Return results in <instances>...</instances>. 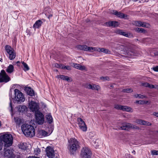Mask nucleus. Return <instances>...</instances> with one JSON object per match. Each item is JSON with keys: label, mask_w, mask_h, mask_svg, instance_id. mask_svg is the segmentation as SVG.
I'll return each mask as SVG.
<instances>
[{"label": "nucleus", "mask_w": 158, "mask_h": 158, "mask_svg": "<svg viewBox=\"0 0 158 158\" xmlns=\"http://www.w3.org/2000/svg\"><path fill=\"white\" fill-rule=\"evenodd\" d=\"M140 101V104H144V101ZM139 101H136V102L137 103H139Z\"/></svg>", "instance_id": "52"}, {"label": "nucleus", "mask_w": 158, "mask_h": 158, "mask_svg": "<svg viewBox=\"0 0 158 158\" xmlns=\"http://www.w3.org/2000/svg\"><path fill=\"white\" fill-rule=\"evenodd\" d=\"M49 8H48V10H46V11H45V12H48V14H50V12H49Z\"/></svg>", "instance_id": "57"}, {"label": "nucleus", "mask_w": 158, "mask_h": 158, "mask_svg": "<svg viewBox=\"0 0 158 158\" xmlns=\"http://www.w3.org/2000/svg\"><path fill=\"white\" fill-rule=\"evenodd\" d=\"M141 125H146L147 126H149L151 125V124L148 122L146 121H145L142 120Z\"/></svg>", "instance_id": "40"}, {"label": "nucleus", "mask_w": 158, "mask_h": 158, "mask_svg": "<svg viewBox=\"0 0 158 158\" xmlns=\"http://www.w3.org/2000/svg\"><path fill=\"white\" fill-rule=\"evenodd\" d=\"M153 69L156 72H158V66L153 68Z\"/></svg>", "instance_id": "47"}, {"label": "nucleus", "mask_w": 158, "mask_h": 158, "mask_svg": "<svg viewBox=\"0 0 158 158\" xmlns=\"http://www.w3.org/2000/svg\"><path fill=\"white\" fill-rule=\"evenodd\" d=\"M65 69H66L68 70H70L71 69V66H65Z\"/></svg>", "instance_id": "46"}, {"label": "nucleus", "mask_w": 158, "mask_h": 158, "mask_svg": "<svg viewBox=\"0 0 158 158\" xmlns=\"http://www.w3.org/2000/svg\"><path fill=\"white\" fill-rule=\"evenodd\" d=\"M133 128L136 129H139V128L136 126L134 125L129 123H123L122 126H121L119 129L121 130H128L129 128Z\"/></svg>", "instance_id": "9"}, {"label": "nucleus", "mask_w": 158, "mask_h": 158, "mask_svg": "<svg viewBox=\"0 0 158 158\" xmlns=\"http://www.w3.org/2000/svg\"><path fill=\"white\" fill-rule=\"evenodd\" d=\"M86 87L89 89H91L92 90H98L100 88L99 86L96 85H87L86 86Z\"/></svg>", "instance_id": "24"}, {"label": "nucleus", "mask_w": 158, "mask_h": 158, "mask_svg": "<svg viewBox=\"0 0 158 158\" xmlns=\"http://www.w3.org/2000/svg\"><path fill=\"white\" fill-rule=\"evenodd\" d=\"M73 67L80 70H85L87 71V69L86 68L84 65H82L80 64L73 63Z\"/></svg>", "instance_id": "18"}, {"label": "nucleus", "mask_w": 158, "mask_h": 158, "mask_svg": "<svg viewBox=\"0 0 158 158\" xmlns=\"http://www.w3.org/2000/svg\"><path fill=\"white\" fill-rule=\"evenodd\" d=\"M142 121V120L141 119H137L136 121V123L138 124L141 125Z\"/></svg>", "instance_id": "45"}, {"label": "nucleus", "mask_w": 158, "mask_h": 158, "mask_svg": "<svg viewBox=\"0 0 158 158\" xmlns=\"http://www.w3.org/2000/svg\"><path fill=\"white\" fill-rule=\"evenodd\" d=\"M91 152L89 148L85 147L82 148L81 151V158H91Z\"/></svg>", "instance_id": "5"}, {"label": "nucleus", "mask_w": 158, "mask_h": 158, "mask_svg": "<svg viewBox=\"0 0 158 158\" xmlns=\"http://www.w3.org/2000/svg\"><path fill=\"white\" fill-rule=\"evenodd\" d=\"M20 63V61H18L16 62V63L17 64H18V63Z\"/></svg>", "instance_id": "62"}, {"label": "nucleus", "mask_w": 158, "mask_h": 158, "mask_svg": "<svg viewBox=\"0 0 158 158\" xmlns=\"http://www.w3.org/2000/svg\"><path fill=\"white\" fill-rule=\"evenodd\" d=\"M153 115L156 117H158V113L154 112L153 113Z\"/></svg>", "instance_id": "51"}, {"label": "nucleus", "mask_w": 158, "mask_h": 158, "mask_svg": "<svg viewBox=\"0 0 158 158\" xmlns=\"http://www.w3.org/2000/svg\"><path fill=\"white\" fill-rule=\"evenodd\" d=\"M68 149L71 154H73L80 147L79 142L75 138H71L69 140Z\"/></svg>", "instance_id": "2"}, {"label": "nucleus", "mask_w": 158, "mask_h": 158, "mask_svg": "<svg viewBox=\"0 0 158 158\" xmlns=\"http://www.w3.org/2000/svg\"><path fill=\"white\" fill-rule=\"evenodd\" d=\"M10 106L11 108V110H12V106L11 103V102H10Z\"/></svg>", "instance_id": "58"}, {"label": "nucleus", "mask_w": 158, "mask_h": 158, "mask_svg": "<svg viewBox=\"0 0 158 158\" xmlns=\"http://www.w3.org/2000/svg\"><path fill=\"white\" fill-rule=\"evenodd\" d=\"M114 108L118 110H121L123 111H130L131 110V108L126 106H122L119 105H115Z\"/></svg>", "instance_id": "15"}, {"label": "nucleus", "mask_w": 158, "mask_h": 158, "mask_svg": "<svg viewBox=\"0 0 158 158\" xmlns=\"http://www.w3.org/2000/svg\"><path fill=\"white\" fill-rule=\"evenodd\" d=\"M4 156H7L8 158L13 156V150L11 148H6L4 149Z\"/></svg>", "instance_id": "16"}, {"label": "nucleus", "mask_w": 158, "mask_h": 158, "mask_svg": "<svg viewBox=\"0 0 158 158\" xmlns=\"http://www.w3.org/2000/svg\"><path fill=\"white\" fill-rule=\"evenodd\" d=\"M19 148L23 150H26L27 147L26 145V143H20L18 145Z\"/></svg>", "instance_id": "32"}, {"label": "nucleus", "mask_w": 158, "mask_h": 158, "mask_svg": "<svg viewBox=\"0 0 158 158\" xmlns=\"http://www.w3.org/2000/svg\"><path fill=\"white\" fill-rule=\"evenodd\" d=\"M113 14L117 16L120 19H125L127 17V15L125 14L120 11H118L117 10H114Z\"/></svg>", "instance_id": "17"}, {"label": "nucleus", "mask_w": 158, "mask_h": 158, "mask_svg": "<svg viewBox=\"0 0 158 158\" xmlns=\"http://www.w3.org/2000/svg\"><path fill=\"white\" fill-rule=\"evenodd\" d=\"M48 132L43 130H39L38 131L37 135L38 137L42 138L48 135Z\"/></svg>", "instance_id": "21"}, {"label": "nucleus", "mask_w": 158, "mask_h": 158, "mask_svg": "<svg viewBox=\"0 0 158 158\" xmlns=\"http://www.w3.org/2000/svg\"><path fill=\"white\" fill-rule=\"evenodd\" d=\"M62 66L61 64H59L57 63L55 64V66L57 68H60L61 66Z\"/></svg>", "instance_id": "44"}, {"label": "nucleus", "mask_w": 158, "mask_h": 158, "mask_svg": "<svg viewBox=\"0 0 158 158\" xmlns=\"http://www.w3.org/2000/svg\"><path fill=\"white\" fill-rule=\"evenodd\" d=\"M77 121L79 128L83 131H86L87 130V127L83 120L81 118H78Z\"/></svg>", "instance_id": "12"}, {"label": "nucleus", "mask_w": 158, "mask_h": 158, "mask_svg": "<svg viewBox=\"0 0 158 158\" xmlns=\"http://www.w3.org/2000/svg\"><path fill=\"white\" fill-rule=\"evenodd\" d=\"M123 91L124 92L129 93L132 92V90L131 88H127L123 89Z\"/></svg>", "instance_id": "41"}, {"label": "nucleus", "mask_w": 158, "mask_h": 158, "mask_svg": "<svg viewBox=\"0 0 158 158\" xmlns=\"http://www.w3.org/2000/svg\"><path fill=\"white\" fill-rule=\"evenodd\" d=\"M148 87L151 89L154 88V85L152 84H149V85H148Z\"/></svg>", "instance_id": "50"}, {"label": "nucleus", "mask_w": 158, "mask_h": 158, "mask_svg": "<svg viewBox=\"0 0 158 158\" xmlns=\"http://www.w3.org/2000/svg\"><path fill=\"white\" fill-rule=\"evenodd\" d=\"M98 140H96V141L94 142L95 143H96V142H98Z\"/></svg>", "instance_id": "61"}, {"label": "nucleus", "mask_w": 158, "mask_h": 158, "mask_svg": "<svg viewBox=\"0 0 158 158\" xmlns=\"http://www.w3.org/2000/svg\"><path fill=\"white\" fill-rule=\"evenodd\" d=\"M149 24L147 23L142 22V24H141V26L144 27L148 28L150 27Z\"/></svg>", "instance_id": "37"}, {"label": "nucleus", "mask_w": 158, "mask_h": 158, "mask_svg": "<svg viewBox=\"0 0 158 158\" xmlns=\"http://www.w3.org/2000/svg\"><path fill=\"white\" fill-rule=\"evenodd\" d=\"M56 77L58 78H60L61 79H62L64 80L67 81L68 82H71L72 81V80L71 78L67 76H65L64 75H58Z\"/></svg>", "instance_id": "23"}, {"label": "nucleus", "mask_w": 158, "mask_h": 158, "mask_svg": "<svg viewBox=\"0 0 158 158\" xmlns=\"http://www.w3.org/2000/svg\"><path fill=\"white\" fill-rule=\"evenodd\" d=\"M47 156L49 158H53L55 156L54 151L51 147H48L46 149Z\"/></svg>", "instance_id": "14"}, {"label": "nucleus", "mask_w": 158, "mask_h": 158, "mask_svg": "<svg viewBox=\"0 0 158 158\" xmlns=\"http://www.w3.org/2000/svg\"><path fill=\"white\" fill-rule=\"evenodd\" d=\"M135 97L137 98L142 99L147 98L146 96H145L137 94L135 95Z\"/></svg>", "instance_id": "36"}, {"label": "nucleus", "mask_w": 158, "mask_h": 158, "mask_svg": "<svg viewBox=\"0 0 158 158\" xmlns=\"http://www.w3.org/2000/svg\"><path fill=\"white\" fill-rule=\"evenodd\" d=\"M0 61L1 62H2V58L0 59Z\"/></svg>", "instance_id": "63"}, {"label": "nucleus", "mask_w": 158, "mask_h": 158, "mask_svg": "<svg viewBox=\"0 0 158 158\" xmlns=\"http://www.w3.org/2000/svg\"><path fill=\"white\" fill-rule=\"evenodd\" d=\"M148 102V101H144V104H147Z\"/></svg>", "instance_id": "60"}, {"label": "nucleus", "mask_w": 158, "mask_h": 158, "mask_svg": "<svg viewBox=\"0 0 158 158\" xmlns=\"http://www.w3.org/2000/svg\"><path fill=\"white\" fill-rule=\"evenodd\" d=\"M154 88L158 89V85H154Z\"/></svg>", "instance_id": "55"}, {"label": "nucleus", "mask_w": 158, "mask_h": 158, "mask_svg": "<svg viewBox=\"0 0 158 158\" xmlns=\"http://www.w3.org/2000/svg\"><path fill=\"white\" fill-rule=\"evenodd\" d=\"M8 158H17V156H15L14 154H13V156H11Z\"/></svg>", "instance_id": "53"}, {"label": "nucleus", "mask_w": 158, "mask_h": 158, "mask_svg": "<svg viewBox=\"0 0 158 158\" xmlns=\"http://www.w3.org/2000/svg\"><path fill=\"white\" fill-rule=\"evenodd\" d=\"M26 90L28 95L31 96L34 95V91L31 88L28 87L26 89Z\"/></svg>", "instance_id": "27"}, {"label": "nucleus", "mask_w": 158, "mask_h": 158, "mask_svg": "<svg viewBox=\"0 0 158 158\" xmlns=\"http://www.w3.org/2000/svg\"><path fill=\"white\" fill-rule=\"evenodd\" d=\"M96 50L95 51H98L99 52H102L106 53H109L110 51L107 49H105L104 48H96Z\"/></svg>", "instance_id": "28"}, {"label": "nucleus", "mask_w": 158, "mask_h": 158, "mask_svg": "<svg viewBox=\"0 0 158 158\" xmlns=\"http://www.w3.org/2000/svg\"><path fill=\"white\" fill-rule=\"evenodd\" d=\"M1 140L4 142L5 147H9L10 146L12 143L13 138L12 135L8 134H4L0 137Z\"/></svg>", "instance_id": "3"}, {"label": "nucleus", "mask_w": 158, "mask_h": 158, "mask_svg": "<svg viewBox=\"0 0 158 158\" xmlns=\"http://www.w3.org/2000/svg\"><path fill=\"white\" fill-rule=\"evenodd\" d=\"M14 42L15 43H16V40H14Z\"/></svg>", "instance_id": "64"}, {"label": "nucleus", "mask_w": 158, "mask_h": 158, "mask_svg": "<svg viewBox=\"0 0 158 158\" xmlns=\"http://www.w3.org/2000/svg\"><path fill=\"white\" fill-rule=\"evenodd\" d=\"M131 48V45H128L125 48V50L127 51V54L128 55H133V54H131V53H133V51L132 49Z\"/></svg>", "instance_id": "25"}, {"label": "nucleus", "mask_w": 158, "mask_h": 158, "mask_svg": "<svg viewBox=\"0 0 158 158\" xmlns=\"http://www.w3.org/2000/svg\"><path fill=\"white\" fill-rule=\"evenodd\" d=\"M22 64L24 67V68L23 69L25 71H27L29 69V67L26 63H25L23 61L22 62Z\"/></svg>", "instance_id": "34"}, {"label": "nucleus", "mask_w": 158, "mask_h": 158, "mask_svg": "<svg viewBox=\"0 0 158 158\" xmlns=\"http://www.w3.org/2000/svg\"><path fill=\"white\" fill-rule=\"evenodd\" d=\"M27 158H40L39 157L35 156H30L28 157Z\"/></svg>", "instance_id": "54"}, {"label": "nucleus", "mask_w": 158, "mask_h": 158, "mask_svg": "<svg viewBox=\"0 0 158 158\" xmlns=\"http://www.w3.org/2000/svg\"><path fill=\"white\" fill-rule=\"evenodd\" d=\"M77 48L79 49L85 51L93 52L96 50L95 47H88L85 45H78Z\"/></svg>", "instance_id": "11"}, {"label": "nucleus", "mask_w": 158, "mask_h": 158, "mask_svg": "<svg viewBox=\"0 0 158 158\" xmlns=\"http://www.w3.org/2000/svg\"><path fill=\"white\" fill-rule=\"evenodd\" d=\"M23 133L27 136L32 137L35 134V130L34 127L28 124H24L21 127Z\"/></svg>", "instance_id": "1"}, {"label": "nucleus", "mask_w": 158, "mask_h": 158, "mask_svg": "<svg viewBox=\"0 0 158 158\" xmlns=\"http://www.w3.org/2000/svg\"><path fill=\"white\" fill-rule=\"evenodd\" d=\"M133 128L136 129H139V128L136 126L134 125L129 123H123L122 126H121L119 129L121 130H128L129 128Z\"/></svg>", "instance_id": "10"}, {"label": "nucleus", "mask_w": 158, "mask_h": 158, "mask_svg": "<svg viewBox=\"0 0 158 158\" xmlns=\"http://www.w3.org/2000/svg\"><path fill=\"white\" fill-rule=\"evenodd\" d=\"M5 49L8 54L7 55V56H8L10 60H11L14 59L16 57V54L14 49L10 46L6 45L5 46Z\"/></svg>", "instance_id": "4"}, {"label": "nucleus", "mask_w": 158, "mask_h": 158, "mask_svg": "<svg viewBox=\"0 0 158 158\" xmlns=\"http://www.w3.org/2000/svg\"><path fill=\"white\" fill-rule=\"evenodd\" d=\"M46 118L48 122L49 123H51L52 122V118L50 114H47L46 115Z\"/></svg>", "instance_id": "31"}, {"label": "nucleus", "mask_w": 158, "mask_h": 158, "mask_svg": "<svg viewBox=\"0 0 158 158\" xmlns=\"http://www.w3.org/2000/svg\"><path fill=\"white\" fill-rule=\"evenodd\" d=\"M65 66H64L63 65H62V66H61L60 68L62 69H65Z\"/></svg>", "instance_id": "56"}, {"label": "nucleus", "mask_w": 158, "mask_h": 158, "mask_svg": "<svg viewBox=\"0 0 158 158\" xmlns=\"http://www.w3.org/2000/svg\"><path fill=\"white\" fill-rule=\"evenodd\" d=\"M18 110L20 112H25L27 110V108L25 106H20Z\"/></svg>", "instance_id": "26"}, {"label": "nucleus", "mask_w": 158, "mask_h": 158, "mask_svg": "<svg viewBox=\"0 0 158 158\" xmlns=\"http://www.w3.org/2000/svg\"><path fill=\"white\" fill-rule=\"evenodd\" d=\"M134 30L135 31L139 33H145L147 32L144 29L141 28L136 27L134 29Z\"/></svg>", "instance_id": "30"}, {"label": "nucleus", "mask_w": 158, "mask_h": 158, "mask_svg": "<svg viewBox=\"0 0 158 158\" xmlns=\"http://www.w3.org/2000/svg\"><path fill=\"white\" fill-rule=\"evenodd\" d=\"M151 154L153 155H158V151L153 150L151 151Z\"/></svg>", "instance_id": "42"}, {"label": "nucleus", "mask_w": 158, "mask_h": 158, "mask_svg": "<svg viewBox=\"0 0 158 158\" xmlns=\"http://www.w3.org/2000/svg\"><path fill=\"white\" fill-rule=\"evenodd\" d=\"M155 55L156 56L158 55V52H156L154 53Z\"/></svg>", "instance_id": "59"}, {"label": "nucleus", "mask_w": 158, "mask_h": 158, "mask_svg": "<svg viewBox=\"0 0 158 158\" xmlns=\"http://www.w3.org/2000/svg\"><path fill=\"white\" fill-rule=\"evenodd\" d=\"M14 70V66L12 64H10L6 69V71L9 73H11Z\"/></svg>", "instance_id": "29"}, {"label": "nucleus", "mask_w": 158, "mask_h": 158, "mask_svg": "<svg viewBox=\"0 0 158 158\" xmlns=\"http://www.w3.org/2000/svg\"><path fill=\"white\" fill-rule=\"evenodd\" d=\"M117 32L119 34L122 35L126 37H130L132 36V35L131 34L127 33V32L123 31L122 30H117Z\"/></svg>", "instance_id": "22"}, {"label": "nucleus", "mask_w": 158, "mask_h": 158, "mask_svg": "<svg viewBox=\"0 0 158 158\" xmlns=\"http://www.w3.org/2000/svg\"><path fill=\"white\" fill-rule=\"evenodd\" d=\"M10 77L7 75L5 71L3 70L0 73V83L4 82L7 83L10 81Z\"/></svg>", "instance_id": "8"}, {"label": "nucleus", "mask_w": 158, "mask_h": 158, "mask_svg": "<svg viewBox=\"0 0 158 158\" xmlns=\"http://www.w3.org/2000/svg\"><path fill=\"white\" fill-rule=\"evenodd\" d=\"M15 96V99L17 101L18 103L19 102H23L25 100L24 96L22 93L17 89L14 90Z\"/></svg>", "instance_id": "6"}, {"label": "nucleus", "mask_w": 158, "mask_h": 158, "mask_svg": "<svg viewBox=\"0 0 158 158\" xmlns=\"http://www.w3.org/2000/svg\"><path fill=\"white\" fill-rule=\"evenodd\" d=\"M35 116L37 123L39 124H42L44 122V117L43 114L39 111H36Z\"/></svg>", "instance_id": "7"}, {"label": "nucleus", "mask_w": 158, "mask_h": 158, "mask_svg": "<svg viewBox=\"0 0 158 158\" xmlns=\"http://www.w3.org/2000/svg\"><path fill=\"white\" fill-rule=\"evenodd\" d=\"M29 106L30 110L32 112L37 111L39 109V105L36 102L31 101L29 103Z\"/></svg>", "instance_id": "13"}, {"label": "nucleus", "mask_w": 158, "mask_h": 158, "mask_svg": "<svg viewBox=\"0 0 158 158\" xmlns=\"http://www.w3.org/2000/svg\"><path fill=\"white\" fill-rule=\"evenodd\" d=\"M100 79L102 80L103 79V80H108L109 79V78L108 77H101Z\"/></svg>", "instance_id": "49"}, {"label": "nucleus", "mask_w": 158, "mask_h": 158, "mask_svg": "<svg viewBox=\"0 0 158 158\" xmlns=\"http://www.w3.org/2000/svg\"><path fill=\"white\" fill-rule=\"evenodd\" d=\"M42 20H44V19H42V20H38L36 21L33 25V28L35 29L40 28L43 23Z\"/></svg>", "instance_id": "19"}, {"label": "nucleus", "mask_w": 158, "mask_h": 158, "mask_svg": "<svg viewBox=\"0 0 158 158\" xmlns=\"http://www.w3.org/2000/svg\"><path fill=\"white\" fill-rule=\"evenodd\" d=\"M14 121L18 125L21 123L22 121L20 118L18 117H14Z\"/></svg>", "instance_id": "33"}, {"label": "nucleus", "mask_w": 158, "mask_h": 158, "mask_svg": "<svg viewBox=\"0 0 158 158\" xmlns=\"http://www.w3.org/2000/svg\"><path fill=\"white\" fill-rule=\"evenodd\" d=\"M3 146V143L0 140V150L2 149Z\"/></svg>", "instance_id": "48"}, {"label": "nucleus", "mask_w": 158, "mask_h": 158, "mask_svg": "<svg viewBox=\"0 0 158 158\" xmlns=\"http://www.w3.org/2000/svg\"><path fill=\"white\" fill-rule=\"evenodd\" d=\"M40 149L37 148L34 150V153L35 155H38L39 154H40Z\"/></svg>", "instance_id": "39"}, {"label": "nucleus", "mask_w": 158, "mask_h": 158, "mask_svg": "<svg viewBox=\"0 0 158 158\" xmlns=\"http://www.w3.org/2000/svg\"><path fill=\"white\" fill-rule=\"evenodd\" d=\"M106 25L107 27H117L118 25V23L116 21H110L106 23Z\"/></svg>", "instance_id": "20"}, {"label": "nucleus", "mask_w": 158, "mask_h": 158, "mask_svg": "<svg viewBox=\"0 0 158 158\" xmlns=\"http://www.w3.org/2000/svg\"><path fill=\"white\" fill-rule=\"evenodd\" d=\"M133 24L136 26L141 27L142 22L139 21H135L134 22Z\"/></svg>", "instance_id": "38"}, {"label": "nucleus", "mask_w": 158, "mask_h": 158, "mask_svg": "<svg viewBox=\"0 0 158 158\" xmlns=\"http://www.w3.org/2000/svg\"><path fill=\"white\" fill-rule=\"evenodd\" d=\"M49 11L50 12L49 14L48 13V12H47L45 13V15L49 19H50L52 16V10L51 9H49Z\"/></svg>", "instance_id": "35"}, {"label": "nucleus", "mask_w": 158, "mask_h": 158, "mask_svg": "<svg viewBox=\"0 0 158 158\" xmlns=\"http://www.w3.org/2000/svg\"><path fill=\"white\" fill-rule=\"evenodd\" d=\"M142 85L145 87H148L149 84L147 82H144L142 83Z\"/></svg>", "instance_id": "43"}]
</instances>
